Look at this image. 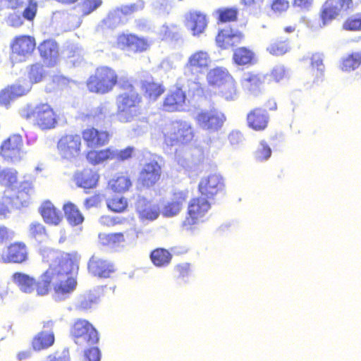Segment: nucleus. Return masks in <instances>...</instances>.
Segmentation results:
<instances>
[{
	"label": "nucleus",
	"mask_w": 361,
	"mask_h": 361,
	"mask_svg": "<svg viewBox=\"0 0 361 361\" xmlns=\"http://www.w3.org/2000/svg\"><path fill=\"white\" fill-rule=\"evenodd\" d=\"M84 356L87 361H99L101 353L98 348L92 347L85 350Z\"/></svg>",
	"instance_id": "obj_61"
},
{
	"label": "nucleus",
	"mask_w": 361,
	"mask_h": 361,
	"mask_svg": "<svg viewBox=\"0 0 361 361\" xmlns=\"http://www.w3.org/2000/svg\"><path fill=\"white\" fill-rule=\"evenodd\" d=\"M102 4V0H83L80 9L83 16H87L95 11Z\"/></svg>",
	"instance_id": "obj_52"
},
{
	"label": "nucleus",
	"mask_w": 361,
	"mask_h": 361,
	"mask_svg": "<svg viewBox=\"0 0 361 361\" xmlns=\"http://www.w3.org/2000/svg\"><path fill=\"white\" fill-rule=\"evenodd\" d=\"M197 125L209 132H216L221 128L226 121L225 115L216 109L202 111L195 117Z\"/></svg>",
	"instance_id": "obj_14"
},
{
	"label": "nucleus",
	"mask_w": 361,
	"mask_h": 361,
	"mask_svg": "<svg viewBox=\"0 0 361 361\" xmlns=\"http://www.w3.org/2000/svg\"><path fill=\"white\" fill-rule=\"evenodd\" d=\"M286 71L283 66L274 67L269 74V80L279 82L286 78Z\"/></svg>",
	"instance_id": "obj_54"
},
{
	"label": "nucleus",
	"mask_w": 361,
	"mask_h": 361,
	"mask_svg": "<svg viewBox=\"0 0 361 361\" xmlns=\"http://www.w3.org/2000/svg\"><path fill=\"white\" fill-rule=\"evenodd\" d=\"M180 211L181 209L171 200L164 206L162 214L165 217H172L178 214Z\"/></svg>",
	"instance_id": "obj_58"
},
{
	"label": "nucleus",
	"mask_w": 361,
	"mask_h": 361,
	"mask_svg": "<svg viewBox=\"0 0 361 361\" xmlns=\"http://www.w3.org/2000/svg\"><path fill=\"white\" fill-rule=\"evenodd\" d=\"M102 23L104 25L109 29H113L120 25L125 24L124 20L123 19L118 8L110 11L103 19Z\"/></svg>",
	"instance_id": "obj_45"
},
{
	"label": "nucleus",
	"mask_w": 361,
	"mask_h": 361,
	"mask_svg": "<svg viewBox=\"0 0 361 361\" xmlns=\"http://www.w3.org/2000/svg\"><path fill=\"white\" fill-rule=\"evenodd\" d=\"M16 97L14 96L13 92L8 86L3 89L0 92V104L8 106L13 99Z\"/></svg>",
	"instance_id": "obj_60"
},
{
	"label": "nucleus",
	"mask_w": 361,
	"mask_h": 361,
	"mask_svg": "<svg viewBox=\"0 0 361 361\" xmlns=\"http://www.w3.org/2000/svg\"><path fill=\"white\" fill-rule=\"evenodd\" d=\"M212 59L207 51L197 50L190 55L184 66L185 74L198 75L210 67Z\"/></svg>",
	"instance_id": "obj_12"
},
{
	"label": "nucleus",
	"mask_w": 361,
	"mask_h": 361,
	"mask_svg": "<svg viewBox=\"0 0 361 361\" xmlns=\"http://www.w3.org/2000/svg\"><path fill=\"white\" fill-rule=\"evenodd\" d=\"M143 2L140 1L137 3H133L128 5H122L117 8L119 10V12L123 19L124 20V23H126L133 14L138 12L139 11H141L143 8Z\"/></svg>",
	"instance_id": "obj_47"
},
{
	"label": "nucleus",
	"mask_w": 361,
	"mask_h": 361,
	"mask_svg": "<svg viewBox=\"0 0 361 361\" xmlns=\"http://www.w3.org/2000/svg\"><path fill=\"white\" fill-rule=\"evenodd\" d=\"M188 198V190H178L173 192L171 201L182 209Z\"/></svg>",
	"instance_id": "obj_57"
},
{
	"label": "nucleus",
	"mask_w": 361,
	"mask_h": 361,
	"mask_svg": "<svg viewBox=\"0 0 361 361\" xmlns=\"http://www.w3.org/2000/svg\"><path fill=\"white\" fill-rule=\"evenodd\" d=\"M232 61L238 66H245L255 64L257 59L252 49L247 47H240L233 50Z\"/></svg>",
	"instance_id": "obj_29"
},
{
	"label": "nucleus",
	"mask_w": 361,
	"mask_h": 361,
	"mask_svg": "<svg viewBox=\"0 0 361 361\" xmlns=\"http://www.w3.org/2000/svg\"><path fill=\"white\" fill-rule=\"evenodd\" d=\"M53 285V269L52 264L44 271L39 279L35 280V290L37 295L44 296L47 295Z\"/></svg>",
	"instance_id": "obj_32"
},
{
	"label": "nucleus",
	"mask_w": 361,
	"mask_h": 361,
	"mask_svg": "<svg viewBox=\"0 0 361 361\" xmlns=\"http://www.w3.org/2000/svg\"><path fill=\"white\" fill-rule=\"evenodd\" d=\"M23 146V140L20 135H11L1 144L0 147L1 155L8 161H19L22 157Z\"/></svg>",
	"instance_id": "obj_19"
},
{
	"label": "nucleus",
	"mask_w": 361,
	"mask_h": 361,
	"mask_svg": "<svg viewBox=\"0 0 361 361\" xmlns=\"http://www.w3.org/2000/svg\"><path fill=\"white\" fill-rule=\"evenodd\" d=\"M19 114L22 118L32 122L41 130H50L57 124L56 112L47 102L27 104L20 109Z\"/></svg>",
	"instance_id": "obj_3"
},
{
	"label": "nucleus",
	"mask_w": 361,
	"mask_h": 361,
	"mask_svg": "<svg viewBox=\"0 0 361 361\" xmlns=\"http://www.w3.org/2000/svg\"><path fill=\"white\" fill-rule=\"evenodd\" d=\"M269 8L274 14L281 15L290 8V2L288 0H271Z\"/></svg>",
	"instance_id": "obj_51"
},
{
	"label": "nucleus",
	"mask_w": 361,
	"mask_h": 361,
	"mask_svg": "<svg viewBox=\"0 0 361 361\" xmlns=\"http://www.w3.org/2000/svg\"><path fill=\"white\" fill-rule=\"evenodd\" d=\"M187 94L181 87L170 89L164 96L161 108L168 113L183 111L186 106Z\"/></svg>",
	"instance_id": "obj_11"
},
{
	"label": "nucleus",
	"mask_w": 361,
	"mask_h": 361,
	"mask_svg": "<svg viewBox=\"0 0 361 361\" xmlns=\"http://www.w3.org/2000/svg\"><path fill=\"white\" fill-rule=\"evenodd\" d=\"M158 36L161 41L168 42H177L181 37L180 28L176 24L164 25L160 28Z\"/></svg>",
	"instance_id": "obj_39"
},
{
	"label": "nucleus",
	"mask_w": 361,
	"mask_h": 361,
	"mask_svg": "<svg viewBox=\"0 0 361 361\" xmlns=\"http://www.w3.org/2000/svg\"><path fill=\"white\" fill-rule=\"evenodd\" d=\"M290 49L288 39H276L267 48V51L273 56H282Z\"/></svg>",
	"instance_id": "obj_44"
},
{
	"label": "nucleus",
	"mask_w": 361,
	"mask_h": 361,
	"mask_svg": "<svg viewBox=\"0 0 361 361\" xmlns=\"http://www.w3.org/2000/svg\"><path fill=\"white\" fill-rule=\"evenodd\" d=\"M121 92L116 99V115L119 122L130 123L142 114V96L133 82L128 79L119 85Z\"/></svg>",
	"instance_id": "obj_2"
},
{
	"label": "nucleus",
	"mask_w": 361,
	"mask_h": 361,
	"mask_svg": "<svg viewBox=\"0 0 361 361\" xmlns=\"http://www.w3.org/2000/svg\"><path fill=\"white\" fill-rule=\"evenodd\" d=\"M80 256L75 252H62L52 264L53 289L58 296H66L77 286Z\"/></svg>",
	"instance_id": "obj_1"
},
{
	"label": "nucleus",
	"mask_w": 361,
	"mask_h": 361,
	"mask_svg": "<svg viewBox=\"0 0 361 361\" xmlns=\"http://www.w3.org/2000/svg\"><path fill=\"white\" fill-rule=\"evenodd\" d=\"M109 186L114 192L121 193L129 190L132 182L129 176L120 175L110 180Z\"/></svg>",
	"instance_id": "obj_43"
},
{
	"label": "nucleus",
	"mask_w": 361,
	"mask_h": 361,
	"mask_svg": "<svg viewBox=\"0 0 361 361\" xmlns=\"http://www.w3.org/2000/svg\"><path fill=\"white\" fill-rule=\"evenodd\" d=\"M172 254L166 249L157 247L154 249L149 255L152 263L157 267H165L172 260Z\"/></svg>",
	"instance_id": "obj_38"
},
{
	"label": "nucleus",
	"mask_w": 361,
	"mask_h": 361,
	"mask_svg": "<svg viewBox=\"0 0 361 361\" xmlns=\"http://www.w3.org/2000/svg\"><path fill=\"white\" fill-rule=\"evenodd\" d=\"M240 9L238 6H222L214 11L218 24L235 23L238 20Z\"/></svg>",
	"instance_id": "obj_30"
},
{
	"label": "nucleus",
	"mask_w": 361,
	"mask_h": 361,
	"mask_svg": "<svg viewBox=\"0 0 361 361\" xmlns=\"http://www.w3.org/2000/svg\"><path fill=\"white\" fill-rule=\"evenodd\" d=\"M99 178L100 176L97 170L89 167L76 171L73 176L76 186L85 191L97 188Z\"/></svg>",
	"instance_id": "obj_21"
},
{
	"label": "nucleus",
	"mask_w": 361,
	"mask_h": 361,
	"mask_svg": "<svg viewBox=\"0 0 361 361\" xmlns=\"http://www.w3.org/2000/svg\"><path fill=\"white\" fill-rule=\"evenodd\" d=\"M8 87L16 98L25 95L30 90V87L29 85L21 84L20 82L8 85Z\"/></svg>",
	"instance_id": "obj_59"
},
{
	"label": "nucleus",
	"mask_w": 361,
	"mask_h": 361,
	"mask_svg": "<svg viewBox=\"0 0 361 361\" xmlns=\"http://www.w3.org/2000/svg\"><path fill=\"white\" fill-rule=\"evenodd\" d=\"M27 233L30 238L40 241L47 236V229L42 223L32 221L28 226Z\"/></svg>",
	"instance_id": "obj_46"
},
{
	"label": "nucleus",
	"mask_w": 361,
	"mask_h": 361,
	"mask_svg": "<svg viewBox=\"0 0 361 361\" xmlns=\"http://www.w3.org/2000/svg\"><path fill=\"white\" fill-rule=\"evenodd\" d=\"M245 39V35L240 31L233 32L232 30L221 29L215 37V42L221 49H228L240 44Z\"/></svg>",
	"instance_id": "obj_24"
},
{
	"label": "nucleus",
	"mask_w": 361,
	"mask_h": 361,
	"mask_svg": "<svg viewBox=\"0 0 361 361\" xmlns=\"http://www.w3.org/2000/svg\"><path fill=\"white\" fill-rule=\"evenodd\" d=\"M54 322L51 320L44 322L43 328L49 331L42 330L38 332L31 341V348L34 351H42L51 347L55 342V335L52 330Z\"/></svg>",
	"instance_id": "obj_20"
},
{
	"label": "nucleus",
	"mask_w": 361,
	"mask_h": 361,
	"mask_svg": "<svg viewBox=\"0 0 361 361\" xmlns=\"http://www.w3.org/2000/svg\"><path fill=\"white\" fill-rule=\"evenodd\" d=\"M70 334L74 342L80 345H92L99 342V334L93 325L86 319L74 322Z\"/></svg>",
	"instance_id": "obj_8"
},
{
	"label": "nucleus",
	"mask_w": 361,
	"mask_h": 361,
	"mask_svg": "<svg viewBox=\"0 0 361 361\" xmlns=\"http://www.w3.org/2000/svg\"><path fill=\"white\" fill-rule=\"evenodd\" d=\"M113 148L106 147L102 149H90L86 153L85 157L88 163L96 166L108 160H114Z\"/></svg>",
	"instance_id": "obj_33"
},
{
	"label": "nucleus",
	"mask_w": 361,
	"mask_h": 361,
	"mask_svg": "<svg viewBox=\"0 0 361 361\" xmlns=\"http://www.w3.org/2000/svg\"><path fill=\"white\" fill-rule=\"evenodd\" d=\"M135 153V148L132 146H128L127 147L116 150L113 149L114 159L117 161H123L130 159Z\"/></svg>",
	"instance_id": "obj_53"
},
{
	"label": "nucleus",
	"mask_w": 361,
	"mask_h": 361,
	"mask_svg": "<svg viewBox=\"0 0 361 361\" xmlns=\"http://www.w3.org/2000/svg\"><path fill=\"white\" fill-rule=\"evenodd\" d=\"M271 155V149L266 141L262 140L254 152L255 159L258 161L267 160Z\"/></svg>",
	"instance_id": "obj_50"
},
{
	"label": "nucleus",
	"mask_w": 361,
	"mask_h": 361,
	"mask_svg": "<svg viewBox=\"0 0 361 361\" xmlns=\"http://www.w3.org/2000/svg\"><path fill=\"white\" fill-rule=\"evenodd\" d=\"M342 28L346 31L361 30V13L348 17L342 24Z\"/></svg>",
	"instance_id": "obj_49"
},
{
	"label": "nucleus",
	"mask_w": 361,
	"mask_h": 361,
	"mask_svg": "<svg viewBox=\"0 0 361 361\" xmlns=\"http://www.w3.org/2000/svg\"><path fill=\"white\" fill-rule=\"evenodd\" d=\"M8 22L9 25L14 27H18L23 24V20L20 14L11 13L8 16Z\"/></svg>",
	"instance_id": "obj_64"
},
{
	"label": "nucleus",
	"mask_w": 361,
	"mask_h": 361,
	"mask_svg": "<svg viewBox=\"0 0 361 361\" xmlns=\"http://www.w3.org/2000/svg\"><path fill=\"white\" fill-rule=\"evenodd\" d=\"M39 212L47 224L58 226L63 221L61 212L49 200L42 203Z\"/></svg>",
	"instance_id": "obj_28"
},
{
	"label": "nucleus",
	"mask_w": 361,
	"mask_h": 361,
	"mask_svg": "<svg viewBox=\"0 0 361 361\" xmlns=\"http://www.w3.org/2000/svg\"><path fill=\"white\" fill-rule=\"evenodd\" d=\"M267 75L249 72L246 77L242 80L241 84L247 91L255 92L261 89L264 84Z\"/></svg>",
	"instance_id": "obj_36"
},
{
	"label": "nucleus",
	"mask_w": 361,
	"mask_h": 361,
	"mask_svg": "<svg viewBox=\"0 0 361 361\" xmlns=\"http://www.w3.org/2000/svg\"><path fill=\"white\" fill-rule=\"evenodd\" d=\"M29 251L26 244L21 241L11 243L6 248L4 262L12 264H23L27 261Z\"/></svg>",
	"instance_id": "obj_25"
},
{
	"label": "nucleus",
	"mask_w": 361,
	"mask_h": 361,
	"mask_svg": "<svg viewBox=\"0 0 361 361\" xmlns=\"http://www.w3.org/2000/svg\"><path fill=\"white\" fill-rule=\"evenodd\" d=\"M116 71L109 66L97 67L86 80V87L90 93L104 95L114 90L118 83Z\"/></svg>",
	"instance_id": "obj_4"
},
{
	"label": "nucleus",
	"mask_w": 361,
	"mask_h": 361,
	"mask_svg": "<svg viewBox=\"0 0 361 361\" xmlns=\"http://www.w3.org/2000/svg\"><path fill=\"white\" fill-rule=\"evenodd\" d=\"M210 209V200L202 196L190 199L185 216L181 222L182 229L187 231L194 230L196 226L204 221L206 214Z\"/></svg>",
	"instance_id": "obj_6"
},
{
	"label": "nucleus",
	"mask_w": 361,
	"mask_h": 361,
	"mask_svg": "<svg viewBox=\"0 0 361 361\" xmlns=\"http://www.w3.org/2000/svg\"><path fill=\"white\" fill-rule=\"evenodd\" d=\"M144 95L149 101H156L165 91L164 86L154 80H144L141 83Z\"/></svg>",
	"instance_id": "obj_34"
},
{
	"label": "nucleus",
	"mask_w": 361,
	"mask_h": 361,
	"mask_svg": "<svg viewBox=\"0 0 361 361\" xmlns=\"http://www.w3.org/2000/svg\"><path fill=\"white\" fill-rule=\"evenodd\" d=\"M361 65V50L352 51L341 60V68L343 71L350 72L358 68Z\"/></svg>",
	"instance_id": "obj_40"
},
{
	"label": "nucleus",
	"mask_w": 361,
	"mask_h": 361,
	"mask_svg": "<svg viewBox=\"0 0 361 361\" xmlns=\"http://www.w3.org/2000/svg\"><path fill=\"white\" fill-rule=\"evenodd\" d=\"M63 211L68 223L72 226H77L84 221V216L78 207L71 202H67L63 205Z\"/></svg>",
	"instance_id": "obj_35"
},
{
	"label": "nucleus",
	"mask_w": 361,
	"mask_h": 361,
	"mask_svg": "<svg viewBox=\"0 0 361 361\" xmlns=\"http://www.w3.org/2000/svg\"><path fill=\"white\" fill-rule=\"evenodd\" d=\"M185 23L192 35L199 36L205 31L208 25V19L204 13L193 10L186 14Z\"/></svg>",
	"instance_id": "obj_26"
},
{
	"label": "nucleus",
	"mask_w": 361,
	"mask_h": 361,
	"mask_svg": "<svg viewBox=\"0 0 361 361\" xmlns=\"http://www.w3.org/2000/svg\"><path fill=\"white\" fill-rule=\"evenodd\" d=\"M270 116L267 110L262 107L250 109L246 115V125L255 132L264 131L269 126Z\"/></svg>",
	"instance_id": "obj_22"
},
{
	"label": "nucleus",
	"mask_w": 361,
	"mask_h": 361,
	"mask_svg": "<svg viewBox=\"0 0 361 361\" xmlns=\"http://www.w3.org/2000/svg\"><path fill=\"white\" fill-rule=\"evenodd\" d=\"M27 76L32 84L42 82L47 76V72L41 63H35L27 68Z\"/></svg>",
	"instance_id": "obj_41"
},
{
	"label": "nucleus",
	"mask_w": 361,
	"mask_h": 361,
	"mask_svg": "<svg viewBox=\"0 0 361 361\" xmlns=\"http://www.w3.org/2000/svg\"><path fill=\"white\" fill-rule=\"evenodd\" d=\"M86 147L90 149L106 145L111 139V134L106 130H99L92 126L81 131V137Z\"/></svg>",
	"instance_id": "obj_16"
},
{
	"label": "nucleus",
	"mask_w": 361,
	"mask_h": 361,
	"mask_svg": "<svg viewBox=\"0 0 361 361\" xmlns=\"http://www.w3.org/2000/svg\"><path fill=\"white\" fill-rule=\"evenodd\" d=\"M13 235L14 233L13 231L5 226L0 225V244H3L12 239Z\"/></svg>",
	"instance_id": "obj_62"
},
{
	"label": "nucleus",
	"mask_w": 361,
	"mask_h": 361,
	"mask_svg": "<svg viewBox=\"0 0 361 361\" xmlns=\"http://www.w3.org/2000/svg\"><path fill=\"white\" fill-rule=\"evenodd\" d=\"M87 269L94 276L107 279L116 271L117 268L112 261L93 255L87 262Z\"/></svg>",
	"instance_id": "obj_17"
},
{
	"label": "nucleus",
	"mask_w": 361,
	"mask_h": 361,
	"mask_svg": "<svg viewBox=\"0 0 361 361\" xmlns=\"http://www.w3.org/2000/svg\"><path fill=\"white\" fill-rule=\"evenodd\" d=\"M35 38L25 35L16 36L11 44L12 54L23 59L30 56L35 51Z\"/></svg>",
	"instance_id": "obj_23"
},
{
	"label": "nucleus",
	"mask_w": 361,
	"mask_h": 361,
	"mask_svg": "<svg viewBox=\"0 0 361 361\" xmlns=\"http://www.w3.org/2000/svg\"><path fill=\"white\" fill-rule=\"evenodd\" d=\"M101 202V197L99 194H94L84 201V206L86 209H90L94 207H97Z\"/></svg>",
	"instance_id": "obj_63"
},
{
	"label": "nucleus",
	"mask_w": 361,
	"mask_h": 361,
	"mask_svg": "<svg viewBox=\"0 0 361 361\" xmlns=\"http://www.w3.org/2000/svg\"><path fill=\"white\" fill-rule=\"evenodd\" d=\"M116 44L121 51L133 54L144 53L150 48L147 39L133 33H120L116 37Z\"/></svg>",
	"instance_id": "obj_10"
},
{
	"label": "nucleus",
	"mask_w": 361,
	"mask_h": 361,
	"mask_svg": "<svg viewBox=\"0 0 361 361\" xmlns=\"http://www.w3.org/2000/svg\"><path fill=\"white\" fill-rule=\"evenodd\" d=\"M37 4L33 0H30L27 6L23 11V17L29 21H32L37 14Z\"/></svg>",
	"instance_id": "obj_56"
},
{
	"label": "nucleus",
	"mask_w": 361,
	"mask_h": 361,
	"mask_svg": "<svg viewBox=\"0 0 361 361\" xmlns=\"http://www.w3.org/2000/svg\"><path fill=\"white\" fill-rule=\"evenodd\" d=\"M35 277L20 271L15 272L12 275L13 282L26 293H30L35 290Z\"/></svg>",
	"instance_id": "obj_37"
},
{
	"label": "nucleus",
	"mask_w": 361,
	"mask_h": 361,
	"mask_svg": "<svg viewBox=\"0 0 361 361\" xmlns=\"http://www.w3.org/2000/svg\"><path fill=\"white\" fill-rule=\"evenodd\" d=\"M164 137L165 142L169 145H186L193 140L195 132L188 122L176 120L165 128Z\"/></svg>",
	"instance_id": "obj_7"
},
{
	"label": "nucleus",
	"mask_w": 361,
	"mask_h": 361,
	"mask_svg": "<svg viewBox=\"0 0 361 361\" xmlns=\"http://www.w3.org/2000/svg\"><path fill=\"white\" fill-rule=\"evenodd\" d=\"M40 56L49 63L54 64L59 57V47L56 42L52 39H46L38 46Z\"/></svg>",
	"instance_id": "obj_31"
},
{
	"label": "nucleus",
	"mask_w": 361,
	"mask_h": 361,
	"mask_svg": "<svg viewBox=\"0 0 361 361\" xmlns=\"http://www.w3.org/2000/svg\"><path fill=\"white\" fill-rule=\"evenodd\" d=\"M224 183L222 177L219 174L213 173L200 180L198 191L202 197L212 200L224 190Z\"/></svg>",
	"instance_id": "obj_18"
},
{
	"label": "nucleus",
	"mask_w": 361,
	"mask_h": 361,
	"mask_svg": "<svg viewBox=\"0 0 361 361\" xmlns=\"http://www.w3.org/2000/svg\"><path fill=\"white\" fill-rule=\"evenodd\" d=\"M109 209L116 213H121L125 212L128 207V202L125 197H114L106 202Z\"/></svg>",
	"instance_id": "obj_48"
},
{
	"label": "nucleus",
	"mask_w": 361,
	"mask_h": 361,
	"mask_svg": "<svg viewBox=\"0 0 361 361\" xmlns=\"http://www.w3.org/2000/svg\"><path fill=\"white\" fill-rule=\"evenodd\" d=\"M353 6V0H326L319 11L320 27L328 25L342 11H348Z\"/></svg>",
	"instance_id": "obj_9"
},
{
	"label": "nucleus",
	"mask_w": 361,
	"mask_h": 361,
	"mask_svg": "<svg viewBox=\"0 0 361 361\" xmlns=\"http://www.w3.org/2000/svg\"><path fill=\"white\" fill-rule=\"evenodd\" d=\"M99 242L104 247H116L125 242L124 234L121 232L99 234Z\"/></svg>",
	"instance_id": "obj_42"
},
{
	"label": "nucleus",
	"mask_w": 361,
	"mask_h": 361,
	"mask_svg": "<svg viewBox=\"0 0 361 361\" xmlns=\"http://www.w3.org/2000/svg\"><path fill=\"white\" fill-rule=\"evenodd\" d=\"M209 85L226 100H233L238 94L237 83L226 68L216 67L211 69L207 76Z\"/></svg>",
	"instance_id": "obj_5"
},
{
	"label": "nucleus",
	"mask_w": 361,
	"mask_h": 361,
	"mask_svg": "<svg viewBox=\"0 0 361 361\" xmlns=\"http://www.w3.org/2000/svg\"><path fill=\"white\" fill-rule=\"evenodd\" d=\"M135 210L140 219L153 221L158 218L160 214L157 204L151 203L145 197H139L135 202Z\"/></svg>",
	"instance_id": "obj_27"
},
{
	"label": "nucleus",
	"mask_w": 361,
	"mask_h": 361,
	"mask_svg": "<svg viewBox=\"0 0 361 361\" xmlns=\"http://www.w3.org/2000/svg\"><path fill=\"white\" fill-rule=\"evenodd\" d=\"M174 271L177 278L183 279L191 274V265L188 262L178 264L175 267Z\"/></svg>",
	"instance_id": "obj_55"
},
{
	"label": "nucleus",
	"mask_w": 361,
	"mask_h": 361,
	"mask_svg": "<svg viewBox=\"0 0 361 361\" xmlns=\"http://www.w3.org/2000/svg\"><path fill=\"white\" fill-rule=\"evenodd\" d=\"M57 149L60 155L66 159L77 158L81 154L82 141L78 134H67L62 136L57 143Z\"/></svg>",
	"instance_id": "obj_13"
},
{
	"label": "nucleus",
	"mask_w": 361,
	"mask_h": 361,
	"mask_svg": "<svg viewBox=\"0 0 361 361\" xmlns=\"http://www.w3.org/2000/svg\"><path fill=\"white\" fill-rule=\"evenodd\" d=\"M161 165L156 160L145 163L139 172L138 183L144 188H149L157 185L161 177Z\"/></svg>",
	"instance_id": "obj_15"
}]
</instances>
